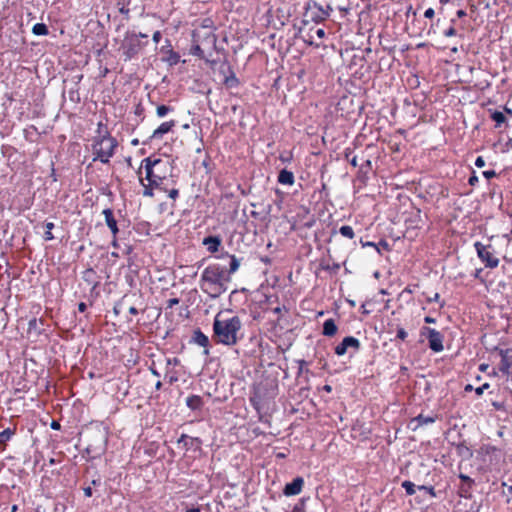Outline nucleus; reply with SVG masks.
<instances>
[{
  "mask_svg": "<svg viewBox=\"0 0 512 512\" xmlns=\"http://www.w3.org/2000/svg\"><path fill=\"white\" fill-rule=\"evenodd\" d=\"M493 350L497 351L501 358V361L499 364V371L503 375L509 376L511 374V368H512V349L511 348L502 349V348H499L498 346H495Z\"/></svg>",
  "mask_w": 512,
  "mask_h": 512,
  "instance_id": "nucleus-9",
  "label": "nucleus"
},
{
  "mask_svg": "<svg viewBox=\"0 0 512 512\" xmlns=\"http://www.w3.org/2000/svg\"><path fill=\"white\" fill-rule=\"evenodd\" d=\"M340 234L348 239H353L355 236L354 230L349 225L341 226L339 229Z\"/></svg>",
  "mask_w": 512,
  "mask_h": 512,
  "instance_id": "nucleus-30",
  "label": "nucleus"
},
{
  "mask_svg": "<svg viewBox=\"0 0 512 512\" xmlns=\"http://www.w3.org/2000/svg\"><path fill=\"white\" fill-rule=\"evenodd\" d=\"M488 369H489V364H487V363H481L479 365L480 372H487Z\"/></svg>",
  "mask_w": 512,
  "mask_h": 512,
  "instance_id": "nucleus-64",
  "label": "nucleus"
},
{
  "mask_svg": "<svg viewBox=\"0 0 512 512\" xmlns=\"http://www.w3.org/2000/svg\"><path fill=\"white\" fill-rule=\"evenodd\" d=\"M230 280L226 270L219 264L208 265L201 274L200 288L211 298H217L226 292V283Z\"/></svg>",
  "mask_w": 512,
  "mask_h": 512,
  "instance_id": "nucleus-3",
  "label": "nucleus"
},
{
  "mask_svg": "<svg viewBox=\"0 0 512 512\" xmlns=\"http://www.w3.org/2000/svg\"><path fill=\"white\" fill-rule=\"evenodd\" d=\"M478 181H479V179H478L477 175L475 174V172H473V174L468 179L469 185L475 186L478 183Z\"/></svg>",
  "mask_w": 512,
  "mask_h": 512,
  "instance_id": "nucleus-50",
  "label": "nucleus"
},
{
  "mask_svg": "<svg viewBox=\"0 0 512 512\" xmlns=\"http://www.w3.org/2000/svg\"><path fill=\"white\" fill-rule=\"evenodd\" d=\"M387 332L388 333L396 332L395 340H400L402 342H404L408 337L407 331L400 325H396L394 327V324H388Z\"/></svg>",
  "mask_w": 512,
  "mask_h": 512,
  "instance_id": "nucleus-20",
  "label": "nucleus"
},
{
  "mask_svg": "<svg viewBox=\"0 0 512 512\" xmlns=\"http://www.w3.org/2000/svg\"><path fill=\"white\" fill-rule=\"evenodd\" d=\"M161 52L167 55L165 61L171 66L176 65L180 60L179 53L173 50L171 42L168 39L166 40V45L162 46Z\"/></svg>",
  "mask_w": 512,
  "mask_h": 512,
  "instance_id": "nucleus-14",
  "label": "nucleus"
},
{
  "mask_svg": "<svg viewBox=\"0 0 512 512\" xmlns=\"http://www.w3.org/2000/svg\"><path fill=\"white\" fill-rule=\"evenodd\" d=\"M172 111H174V108L172 106L161 104L156 107V115L159 118L165 117L168 113Z\"/></svg>",
  "mask_w": 512,
  "mask_h": 512,
  "instance_id": "nucleus-29",
  "label": "nucleus"
},
{
  "mask_svg": "<svg viewBox=\"0 0 512 512\" xmlns=\"http://www.w3.org/2000/svg\"><path fill=\"white\" fill-rule=\"evenodd\" d=\"M192 340L195 344L204 348V354L209 355V338L200 330L197 329L193 332Z\"/></svg>",
  "mask_w": 512,
  "mask_h": 512,
  "instance_id": "nucleus-16",
  "label": "nucleus"
},
{
  "mask_svg": "<svg viewBox=\"0 0 512 512\" xmlns=\"http://www.w3.org/2000/svg\"><path fill=\"white\" fill-rule=\"evenodd\" d=\"M323 10L327 11V19H328L333 11V7L331 6V4H327L325 7L323 6Z\"/></svg>",
  "mask_w": 512,
  "mask_h": 512,
  "instance_id": "nucleus-60",
  "label": "nucleus"
},
{
  "mask_svg": "<svg viewBox=\"0 0 512 512\" xmlns=\"http://www.w3.org/2000/svg\"><path fill=\"white\" fill-rule=\"evenodd\" d=\"M95 275V271L92 269V268H89L87 270L84 271L83 273V278L85 280H89L91 277H93Z\"/></svg>",
  "mask_w": 512,
  "mask_h": 512,
  "instance_id": "nucleus-48",
  "label": "nucleus"
},
{
  "mask_svg": "<svg viewBox=\"0 0 512 512\" xmlns=\"http://www.w3.org/2000/svg\"><path fill=\"white\" fill-rule=\"evenodd\" d=\"M55 227V224L53 222H46L45 223V228H46V231L44 233V239L46 241H51L53 240L55 237L52 233V230L54 229Z\"/></svg>",
  "mask_w": 512,
  "mask_h": 512,
  "instance_id": "nucleus-32",
  "label": "nucleus"
},
{
  "mask_svg": "<svg viewBox=\"0 0 512 512\" xmlns=\"http://www.w3.org/2000/svg\"><path fill=\"white\" fill-rule=\"evenodd\" d=\"M32 33L37 36H46L49 34V30L46 24L44 23H36L32 27Z\"/></svg>",
  "mask_w": 512,
  "mask_h": 512,
  "instance_id": "nucleus-26",
  "label": "nucleus"
},
{
  "mask_svg": "<svg viewBox=\"0 0 512 512\" xmlns=\"http://www.w3.org/2000/svg\"><path fill=\"white\" fill-rule=\"evenodd\" d=\"M278 182L283 185H293L295 182L294 174L291 171L283 169L278 174Z\"/></svg>",
  "mask_w": 512,
  "mask_h": 512,
  "instance_id": "nucleus-21",
  "label": "nucleus"
},
{
  "mask_svg": "<svg viewBox=\"0 0 512 512\" xmlns=\"http://www.w3.org/2000/svg\"><path fill=\"white\" fill-rule=\"evenodd\" d=\"M177 125V121L171 119L169 121L162 122L152 133L150 139H162L165 134H168L173 131L175 126Z\"/></svg>",
  "mask_w": 512,
  "mask_h": 512,
  "instance_id": "nucleus-12",
  "label": "nucleus"
},
{
  "mask_svg": "<svg viewBox=\"0 0 512 512\" xmlns=\"http://www.w3.org/2000/svg\"><path fill=\"white\" fill-rule=\"evenodd\" d=\"M475 166L478 168H482L485 166V160L482 156H478L475 160Z\"/></svg>",
  "mask_w": 512,
  "mask_h": 512,
  "instance_id": "nucleus-52",
  "label": "nucleus"
},
{
  "mask_svg": "<svg viewBox=\"0 0 512 512\" xmlns=\"http://www.w3.org/2000/svg\"><path fill=\"white\" fill-rule=\"evenodd\" d=\"M292 512H305L304 504L303 503L296 504L293 507Z\"/></svg>",
  "mask_w": 512,
  "mask_h": 512,
  "instance_id": "nucleus-55",
  "label": "nucleus"
},
{
  "mask_svg": "<svg viewBox=\"0 0 512 512\" xmlns=\"http://www.w3.org/2000/svg\"><path fill=\"white\" fill-rule=\"evenodd\" d=\"M179 299L178 298H170L168 301H167V307L168 308H173L174 306L178 305L179 304Z\"/></svg>",
  "mask_w": 512,
  "mask_h": 512,
  "instance_id": "nucleus-53",
  "label": "nucleus"
},
{
  "mask_svg": "<svg viewBox=\"0 0 512 512\" xmlns=\"http://www.w3.org/2000/svg\"><path fill=\"white\" fill-rule=\"evenodd\" d=\"M203 399L199 395H191L186 398V405L191 410H200L203 407Z\"/></svg>",
  "mask_w": 512,
  "mask_h": 512,
  "instance_id": "nucleus-22",
  "label": "nucleus"
},
{
  "mask_svg": "<svg viewBox=\"0 0 512 512\" xmlns=\"http://www.w3.org/2000/svg\"><path fill=\"white\" fill-rule=\"evenodd\" d=\"M165 379H167L169 384H174L179 379L178 372L174 369H167L165 373Z\"/></svg>",
  "mask_w": 512,
  "mask_h": 512,
  "instance_id": "nucleus-31",
  "label": "nucleus"
},
{
  "mask_svg": "<svg viewBox=\"0 0 512 512\" xmlns=\"http://www.w3.org/2000/svg\"><path fill=\"white\" fill-rule=\"evenodd\" d=\"M306 17L318 24L327 19V11L323 10V6L317 2L309 4L306 10Z\"/></svg>",
  "mask_w": 512,
  "mask_h": 512,
  "instance_id": "nucleus-11",
  "label": "nucleus"
},
{
  "mask_svg": "<svg viewBox=\"0 0 512 512\" xmlns=\"http://www.w3.org/2000/svg\"><path fill=\"white\" fill-rule=\"evenodd\" d=\"M435 16V11L433 8H428L424 12V17L428 19H432Z\"/></svg>",
  "mask_w": 512,
  "mask_h": 512,
  "instance_id": "nucleus-51",
  "label": "nucleus"
},
{
  "mask_svg": "<svg viewBox=\"0 0 512 512\" xmlns=\"http://www.w3.org/2000/svg\"><path fill=\"white\" fill-rule=\"evenodd\" d=\"M296 363L298 364V376L301 375L303 372H308V363L304 359L296 360Z\"/></svg>",
  "mask_w": 512,
  "mask_h": 512,
  "instance_id": "nucleus-38",
  "label": "nucleus"
},
{
  "mask_svg": "<svg viewBox=\"0 0 512 512\" xmlns=\"http://www.w3.org/2000/svg\"><path fill=\"white\" fill-rule=\"evenodd\" d=\"M418 287V284H410V285H407L402 291L401 293L399 294V297H402L404 296L405 294H413L415 289Z\"/></svg>",
  "mask_w": 512,
  "mask_h": 512,
  "instance_id": "nucleus-40",
  "label": "nucleus"
},
{
  "mask_svg": "<svg viewBox=\"0 0 512 512\" xmlns=\"http://www.w3.org/2000/svg\"><path fill=\"white\" fill-rule=\"evenodd\" d=\"M102 214L104 215L105 223L110 229L112 236H117L119 233V228L113 210L110 208H106L102 211Z\"/></svg>",
  "mask_w": 512,
  "mask_h": 512,
  "instance_id": "nucleus-15",
  "label": "nucleus"
},
{
  "mask_svg": "<svg viewBox=\"0 0 512 512\" xmlns=\"http://www.w3.org/2000/svg\"><path fill=\"white\" fill-rule=\"evenodd\" d=\"M174 168L169 160L146 157L137 169L139 183L143 187L142 195L152 198L154 189H162L164 181L172 176Z\"/></svg>",
  "mask_w": 512,
  "mask_h": 512,
  "instance_id": "nucleus-1",
  "label": "nucleus"
},
{
  "mask_svg": "<svg viewBox=\"0 0 512 512\" xmlns=\"http://www.w3.org/2000/svg\"><path fill=\"white\" fill-rule=\"evenodd\" d=\"M499 368H493L490 372H488L489 377H497L499 375Z\"/></svg>",
  "mask_w": 512,
  "mask_h": 512,
  "instance_id": "nucleus-63",
  "label": "nucleus"
},
{
  "mask_svg": "<svg viewBox=\"0 0 512 512\" xmlns=\"http://www.w3.org/2000/svg\"><path fill=\"white\" fill-rule=\"evenodd\" d=\"M421 336H425L428 340L429 348L433 352H441L444 349L443 340L444 337L441 332L435 330L434 328H430L424 326L420 330Z\"/></svg>",
  "mask_w": 512,
  "mask_h": 512,
  "instance_id": "nucleus-8",
  "label": "nucleus"
},
{
  "mask_svg": "<svg viewBox=\"0 0 512 512\" xmlns=\"http://www.w3.org/2000/svg\"><path fill=\"white\" fill-rule=\"evenodd\" d=\"M143 112H144V108L142 107V105H141V104H138V105L136 106V109H135V114H136V115H138V116H140V115H142V114H143Z\"/></svg>",
  "mask_w": 512,
  "mask_h": 512,
  "instance_id": "nucleus-62",
  "label": "nucleus"
},
{
  "mask_svg": "<svg viewBox=\"0 0 512 512\" xmlns=\"http://www.w3.org/2000/svg\"><path fill=\"white\" fill-rule=\"evenodd\" d=\"M241 328L242 322L238 316L225 318L220 311L214 317L212 339L217 344L234 346L239 341L238 333Z\"/></svg>",
  "mask_w": 512,
  "mask_h": 512,
  "instance_id": "nucleus-2",
  "label": "nucleus"
},
{
  "mask_svg": "<svg viewBox=\"0 0 512 512\" xmlns=\"http://www.w3.org/2000/svg\"><path fill=\"white\" fill-rule=\"evenodd\" d=\"M320 267L322 270H325V271L337 272L340 269V264L333 263L332 265H330L329 263H325L324 261H322L320 263Z\"/></svg>",
  "mask_w": 512,
  "mask_h": 512,
  "instance_id": "nucleus-34",
  "label": "nucleus"
},
{
  "mask_svg": "<svg viewBox=\"0 0 512 512\" xmlns=\"http://www.w3.org/2000/svg\"><path fill=\"white\" fill-rule=\"evenodd\" d=\"M202 243L206 246L208 252L216 253L222 244V240L219 236H207Z\"/></svg>",
  "mask_w": 512,
  "mask_h": 512,
  "instance_id": "nucleus-17",
  "label": "nucleus"
},
{
  "mask_svg": "<svg viewBox=\"0 0 512 512\" xmlns=\"http://www.w3.org/2000/svg\"><path fill=\"white\" fill-rule=\"evenodd\" d=\"M455 22H456L455 19H451V26L448 29L443 31V35L445 37H454L457 35V30L454 27Z\"/></svg>",
  "mask_w": 512,
  "mask_h": 512,
  "instance_id": "nucleus-36",
  "label": "nucleus"
},
{
  "mask_svg": "<svg viewBox=\"0 0 512 512\" xmlns=\"http://www.w3.org/2000/svg\"><path fill=\"white\" fill-rule=\"evenodd\" d=\"M353 153V150L351 148H346L344 150V156L345 158L350 162V164L353 166V167H357L358 166V162H357V157L356 156H353L351 159H350V155Z\"/></svg>",
  "mask_w": 512,
  "mask_h": 512,
  "instance_id": "nucleus-35",
  "label": "nucleus"
},
{
  "mask_svg": "<svg viewBox=\"0 0 512 512\" xmlns=\"http://www.w3.org/2000/svg\"><path fill=\"white\" fill-rule=\"evenodd\" d=\"M378 249L380 250V248L386 250V251H389L390 250V245L389 243L386 241V240H380L378 243Z\"/></svg>",
  "mask_w": 512,
  "mask_h": 512,
  "instance_id": "nucleus-46",
  "label": "nucleus"
},
{
  "mask_svg": "<svg viewBox=\"0 0 512 512\" xmlns=\"http://www.w3.org/2000/svg\"><path fill=\"white\" fill-rule=\"evenodd\" d=\"M349 348L355 352L359 351L361 348L360 341L353 336H347L335 347L334 351L337 356H343Z\"/></svg>",
  "mask_w": 512,
  "mask_h": 512,
  "instance_id": "nucleus-10",
  "label": "nucleus"
},
{
  "mask_svg": "<svg viewBox=\"0 0 512 512\" xmlns=\"http://www.w3.org/2000/svg\"><path fill=\"white\" fill-rule=\"evenodd\" d=\"M83 492H84V495H85L86 497H91V496H92V494H93V492H92V488H91L90 486L85 487V488L83 489Z\"/></svg>",
  "mask_w": 512,
  "mask_h": 512,
  "instance_id": "nucleus-61",
  "label": "nucleus"
},
{
  "mask_svg": "<svg viewBox=\"0 0 512 512\" xmlns=\"http://www.w3.org/2000/svg\"><path fill=\"white\" fill-rule=\"evenodd\" d=\"M191 54L198 56L200 58H204V51L199 45H195L192 47Z\"/></svg>",
  "mask_w": 512,
  "mask_h": 512,
  "instance_id": "nucleus-41",
  "label": "nucleus"
},
{
  "mask_svg": "<svg viewBox=\"0 0 512 512\" xmlns=\"http://www.w3.org/2000/svg\"><path fill=\"white\" fill-rule=\"evenodd\" d=\"M459 478L463 482V485L460 488L461 491L464 493H468L471 490L472 486L474 485V480L468 475L462 473L459 474Z\"/></svg>",
  "mask_w": 512,
  "mask_h": 512,
  "instance_id": "nucleus-24",
  "label": "nucleus"
},
{
  "mask_svg": "<svg viewBox=\"0 0 512 512\" xmlns=\"http://www.w3.org/2000/svg\"><path fill=\"white\" fill-rule=\"evenodd\" d=\"M439 299H440L439 293H434L432 296H427L426 297V302L427 303L438 302Z\"/></svg>",
  "mask_w": 512,
  "mask_h": 512,
  "instance_id": "nucleus-47",
  "label": "nucleus"
},
{
  "mask_svg": "<svg viewBox=\"0 0 512 512\" xmlns=\"http://www.w3.org/2000/svg\"><path fill=\"white\" fill-rule=\"evenodd\" d=\"M161 38H162V33H161V31H159V30L155 31V32L153 33V35H152V40H153L156 44H158V43L160 42Z\"/></svg>",
  "mask_w": 512,
  "mask_h": 512,
  "instance_id": "nucleus-49",
  "label": "nucleus"
},
{
  "mask_svg": "<svg viewBox=\"0 0 512 512\" xmlns=\"http://www.w3.org/2000/svg\"><path fill=\"white\" fill-rule=\"evenodd\" d=\"M16 433V428H6L2 432H0V444L6 445V443L12 438L13 435Z\"/></svg>",
  "mask_w": 512,
  "mask_h": 512,
  "instance_id": "nucleus-25",
  "label": "nucleus"
},
{
  "mask_svg": "<svg viewBox=\"0 0 512 512\" xmlns=\"http://www.w3.org/2000/svg\"><path fill=\"white\" fill-rule=\"evenodd\" d=\"M166 365H167V367L170 365L178 366V365H180V359L177 357L166 358Z\"/></svg>",
  "mask_w": 512,
  "mask_h": 512,
  "instance_id": "nucleus-43",
  "label": "nucleus"
},
{
  "mask_svg": "<svg viewBox=\"0 0 512 512\" xmlns=\"http://www.w3.org/2000/svg\"><path fill=\"white\" fill-rule=\"evenodd\" d=\"M362 246L363 247H373L377 250L378 253H380V250L378 249V245L377 243H374V242H365V243H362Z\"/></svg>",
  "mask_w": 512,
  "mask_h": 512,
  "instance_id": "nucleus-58",
  "label": "nucleus"
},
{
  "mask_svg": "<svg viewBox=\"0 0 512 512\" xmlns=\"http://www.w3.org/2000/svg\"><path fill=\"white\" fill-rule=\"evenodd\" d=\"M304 485V480L302 477H296L292 482L287 483L283 489V493L286 496H294L301 493Z\"/></svg>",
  "mask_w": 512,
  "mask_h": 512,
  "instance_id": "nucleus-13",
  "label": "nucleus"
},
{
  "mask_svg": "<svg viewBox=\"0 0 512 512\" xmlns=\"http://www.w3.org/2000/svg\"><path fill=\"white\" fill-rule=\"evenodd\" d=\"M417 488L418 490L425 491L431 498L437 497V493L433 486L419 485Z\"/></svg>",
  "mask_w": 512,
  "mask_h": 512,
  "instance_id": "nucleus-37",
  "label": "nucleus"
},
{
  "mask_svg": "<svg viewBox=\"0 0 512 512\" xmlns=\"http://www.w3.org/2000/svg\"><path fill=\"white\" fill-rule=\"evenodd\" d=\"M223 83L227 88H234L238 86L239 80L237 79L235 74L230 70V75L225 76Z\"/></svg>",
  "mask_w": 512,
  "mask_h": 512,
  "instance_id": "nucleus-28",
  "label": "nucleus"
},
{
  "mask_svg": "<svg viewBox=\"0 0 512 512\" xmlns=\"http://www.w3.org/2000/svg\"><path fill=\"white\" fill-rule=\"evenodd\" d=\"M490 387V384L489 383H484L482 386L480 387H477L475 389V393L478 395V396H481L485 390H487L488 388Z\"/></svg>",
  "mask_w": 512,
  "mask_h": 512,
  "instance_id": "nucleus-44",
  "label": "nucleus"
},
{
  "mask_svg": "<svg viewBox=\"0 0 512 512\" xmlns=\"http://www.w3.org/2000/svg\"><path fill=\"white\" fill-rule=\"evenodd\" d=\"M125 306H126V301H125L124 299H122L120 302H118V303L114 306V308H113L114 313H115L116 315H119V314H120V312H121V310H122V308H124Z\"/></svg>",
  "mask_w": 512,
  "mask_h": 512,
  "instance_id": "nucleus-42",
  "label": "nucleus"
},
{
  "mask_svg": "<svg viewBox=\"0 0 512 512\" xmlns=\"http://www.w3.org/2000/svg\"><path fill=\"white\" fill-rule=\"evenodd\" d=\"M149 370L150 372L152 373V375L156 376V377H160V373L158 372V370L155 368V365L154 363H152V365L149 367Z\"/></svg>",
  "mask_w": 512,
  "mask_h": 512,
  "instance_id": "nucleus-59",
  "label": "nucleus"
},
{
  "mask_svg": "<svg viewBox=\"0 0 512 512\" xmlns=\"http://www.w3.org/2000/svg\"><path fill=\"white\" fill-rule=\"evenodd\" d=\"M338 331V327L334 321V319L330 318L327 319L323 324V331L322 334L327 337H333L336 335Z\"/></svg>",
  "mask_w": 512,
  "mask_h": 512,
  "instance_id": "nucleus-19",
  "label": "nucleus"
},
{
  "mask_svg": "<svg viewBox=\"0 0 512 512\" xmlns=\"http://www.w3.org/2000/svg\"><path fill=\"white\" fill-rule=\"evenodd\" d=\"M161 190L164 191V192H167L168 197L171 198L174 201L179 197V189H177V188H172L170 190H167L166 188H164L162 186Z\"/></svg>",
  "mask_w": 512,
  "mask_h": 512,
  "instance_id": "nucleus-39",
  "label": "nucleus"
},
{
  "mask_svg": "<svg viewBox=\"0 0 512 512\" xmlns=\"http://www.w3.org/2000/svg\"><path fill=\"white\" fill-rule=\"evenodd\" d=\"M117 147V139L111 135L106 125L99 122L97 125V135L93 138L91 144L93 161H100L103 164L109 163Z\"/></svg>",
  "mask_w": 512,
  "mask_h": 512,
  "instance_id": "nucleus-4",
  "label": "nucleus"
},
{
  "mask_svg": "<svg viewBox=\"0 0 512 512\" xmlns=\"http://www.w3.org/2000/svg\"><path fill=\"white\" fill-rule=\"evenodd\" d=\"M490 118L495 122V128H501L507 125V118L502 111L489 109Z\"/></svg>",
  "mask_w": 512,
  "mask_h": 512,
  "instance_id": "nucleus-18",
  "label": "nucleus"
},
{
  "mask_svg": "<svg viewBox=\"0 0 512 512\" xmlns=\"http://www.w3.org/2000/svg\"><path fill=\"white\" fill-rule=\"evenodd\" d=\"M278 395V383L274 379L265 378L253 385L252 394L249 398L251 406L260 412Z\"/></svg>",
  "mask_w": 512,
  "mask_h": 512,
  "instance_id": "nucleus-5",
  "label": "nucleus"
},
{
  "mask_svg": "<svg viewBox=\"0 0 512 512\" xmlns=\"http://www.w3.org/2000/svg\"><path fill=\"white\" fill-rule=\"evenodd\" d=\"M474 248L478 258L485 264L486 268L494 269L499 265V258L495 255V249L491 244H483L482 242H475Z\"/></svg>",
  "mask_w": 512,
  "mask_h": 512,
  "instance_id": "nucleus-7",
  "label": "nucleus"
},
{
  "mask_svg": "<svg viewBox=\"0 0 512 512\" xmlns=\"http://www.w3.org/2000/svg\"><path fill=\"white\" fill-rule=\"evenodd\" d=\"M315 34L317 35V37H318L319 39H324V38H325V35H326V33H325L324 29H322V28H318V29L315 31Z\"/></svg>",
  "mask_w": 512,
  "mask_h": 512,
  "instance_id": "nucleus-57",
  "label": "nucleus"
},
{
  "mask_svg": "<svg viewBox=\"0 0 512 512\" xmlns=\"http://www.w3.org/2000/svg\"><path fill=\"white\" fill-rule=\"evenodd\" d=\"M436 421V416H425L423 414H419L415 418L412 419L411 422H417V428L418 426H423L427 424L434 423Z\"/></svg>",
  "mask_w": 512,
  "mask_h": 512,
  "instance_id": "nucleus-23",
  "label": "nucleus"
},
{
  "mask_svg": "<svg viewBox=\"0 0 512 512\" xmlns=\"http://www.w3.org/2000/svg\"><path fill=\"white\" fill-rule=\"evenodd\" d=\"M336 9H338L343 16H345L348 12H349V8L347 6H344V5H337L336 6Z\"/></svg>",
  "mask_w": 512,
  "mask_h": 512,
  "instance_id": "nucleus-56",
  "label": "nucleus"
},
{
  "mask_svg": "<svg viewBox=\"0 0 512 512\" xmlns=\"http://www.w3.org/2000/svg\"><path fill=\"white\" fill-rule=\"evenodd\" d=\"M401 486L405 489V492L408 496H412L415 494V484L409 480L403 481Z\"/></svg>",
  "mask_w": 512,
  "mask_h": 512,
  "instance_id": "nucleus-33",
  "label": "nucleus"
},
{
  "mask_svg": "<svg viewBox=\"0 0 512 512\" xmlns=\"http://www.w3.org/2000/svg\"><path fill=\"white\" fill-rule=\"evenodd\" d=\"M127 309H128V312H129L131 315L136 316V315H138V314H139V309H138L136 306H134V305L128 306V307H127Z\"/></svg>",
  "mask_w": 512,
  "mask_h": 512,
  "instance_id": "nucleus-54",
  "label": "nucleus"
},
{
  "mask_svg": "<svg viewBox=\"0 0 512 512\" xmlns=\"http://www.w3.org/2000/svg\"><path fill=\"white\" fill-rule=\"evenodd\" d=\"M148 35L144 33L126 32L120 49L126 60L136 57L148 45Z\"/></svg>",
  "mask_w": 512,
  "mask_h": 512,
  "instance_id": "nucleus-6",
  "label": "nucleus"
},
{
  "mask_svg": "<svg viewBox=\"0 0 512 512\" xmlns=\"http://www.w3.org/2000/svg\"><path fill=\"white\" fill-rule=\"evenodd\" d=\"M227 256L230 258V263H229V269L228 271H226L227 273V276H230L231 274H234L239 266H240V262L239 260L236 258L235 255H228Z\"/></svg>",
  "mask_w": 512,
  "mask_h": 512,
  "instance_id": "nucleus-27",
  "label": "nucleus"
},
{
  "mask_svg": "<svg viewBox=\"0 0 512 512\" xmlns=\"http://www.w3.org/2000/svg\"><path fill=\"white\" fill-rule=\"evenodd\" d=\"M483 176L486 178V179H491V178H494L497 176V173L495 170H486V171H483Z\"/></svg>",
  "mask_w": 512,
  "mask_h": 512,
  "instance_id": "nucleus-45",
  "label": "nucleus"
}]
</instances>
